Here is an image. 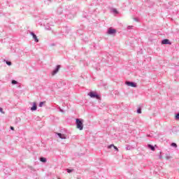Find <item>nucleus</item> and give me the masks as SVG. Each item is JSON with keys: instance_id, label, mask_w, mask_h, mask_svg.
<instances>
[{"instance_id": "obj_25", "label": "nucleus", "mask_w": 179, "mask_h": 179, "mask_svg": "<svg viewBox=\"0 0 179 179\" xmlns=\"http://www.w3.org/2000/svg\"><path fill=\"white\" fill-rule=\"evenodd\" d=\"M131 27H132V26L131 27V26H129L128 27V29H131Z\"/></svg>"}, {"instance_id": "obj_6", "label": "nucleus", "mask_w": 179, "mask_h": 179, "mask_svg": "<svg viewBox=\"0 0 179 179\" xmlns=\"http://www.w3.org/2000/svg\"><path fill=\"white\" fill-rule=\"evenodd\" d=\"M162 44L163 45L169 44V45H171V42H170V40L169 39H164L162 41Z\"/></svg>"}, {"instance_id": "obj_26", "label": "nucleus", "mask_w": 179, "mask_h": 179, "mask_svg": "<svg viewBox=\"0 0 179 179\" xmlns=\"http://www.w3.org/2000/svg\"><path fill=\"white\" fill-rule=\"evenodd\" d=\"M58 179H59V178H58Z\"/></svg>"}, {"instance_id": "obj_23", "label": "nucleus", "mask_w": 179, "mask_h": 179, "mask_svg": "<svg viewBox=\"0 0 179 179\" xmlns=\"http://www.w3.org/2000/svg\"><path fill=\"white\" fill-rule=\"evenodd\" d=\"M11 131H15V128L13 127H10Z\"/></svg>"}, {"instance_id": "obj_7", "label": "nucleus", "mask_w": 179, "mask_h": 179, "mask_svg": "<svg viewBox=\"0 0 179 179\" xmlns=\"http://www.w3.org/2000/svg\"><path fill=\"white\" fill-rule=\"evenodd\" d=\"M31 36H32V38L36 43H38V38H37V36L35 35L34 32H31Z\"/></svg>"}, {"instance_id": "obj_14", "label": "nucleus", "mask_w": 179, "mask_h": 179, "mask_svg": "<svg viewBox=\"0 0 179 179\" xmlns=\"http://www.w3.org/2000/svg\"><path fill=\"white\" fill-rule=\"evenodd\" d=\"M137 113L138 114H142V109L141 108L137 109Z\"/></svg>"}, {"instance_id": "obj_11", "label": "nucleus", "mask_w": 179, "mask_h": 179, "mask_svg": "<svg viewBox=\"0 0 179 179\" xmlns=\"http://www.w3.org/2000/svg\"><path fill=\"white\" fill-rule=\"evenodd\" d=\"M148 148L149 149H151L152 150L155 151V146H153V145H150V144H148Z\"/></svg>"}, {"instance_id": "obj_9", "label": "nucleus", "mask_w": 179, "mask_h": 179, "mask_svg": "<svg viewBox=\"0 0 179 179\" xmlns=\"http://www.w3.org/2000/svg\"><path fill=\"white\" fill-rule=\"evenodd\" d=\"M57 135H58L59 138H60V139H66V136H65V134L58 133Z\"/></svg>"}, {"instance_id": "obj_18", "label": "nucleus", "mask_w": 179, "mask_h": 179, "mask_svg": "<svg viewBox=\"0 0 179 179\" xmlns=\"http://www.w3.org/2000/svg\"><path fill=\"white\" fill-rule=\"evenodd\" d=\"M0 112L1 114H5V112L3 111V109L2 108H0Z\"/></svg>"}, {"instance_id": "obj_20", "label": "nucleus", "mask_w": 179, "mask_h": 179, "mask_svg": "<svg viewBox=\"0 0 179 179\" xmlns=\"http://www.w3.org/2000/svg\"><path fill=\"white\" fill-rule=\"evenodd\" d=\"M126 150H131V146L127 145V146L126 147Z\"/></svg>"}, {"instance_id": "obj_8", "label": "nucleus", "mask_w": 179, "mask_h": 179, "mask_svg": "<svg viewBox=\"0 0 179 179\" xmlns=\"http://www.w3.org/2000/svg\"><path fill=\"white\" fill-rule=\"evenodd\" d=\"M33 106L31 108V111H36L37 110V103L33 102Z\"/></svg>"}, {"instance_id": "obj_15", "label": "nucleus", "mask_w": 179, "mask_h": 179, "mask_svg": "<svg viewBox=\"0 0 179 179\" xmlns=\"http://www.w3.org/2000/svg\"><path fill=\"white\" fill-rule=\"evenodd\" d=\"M39 107H43V106H44V102L43 101H41L39 103Z\"/></svg>"}, {"instance_id": "obj_10", "label": "nucleus", "mask_w": 179, "mask_h": 179, "mask_svg": "<svg viewBox=\"0 0 179 179\" xmlns=\"http://www.w3.org/2000/svg\"><path fill=\"white\" fill-rule=\"evenodd\" d=\"M40 162H42V163H47V158L45 157H41Z\"/></svg>"}, {"instance_id": "obj_19", "label": "nucleus", "mask_w": 179, "mask_h": 179, "mask_svg": "<svg viewBox=\"0 0 179 179\" xmlns=\"http://www.w3.org/2000/svg\"><path fill=\"white\" fill-rule=\"evenodd\" d=\"M171 146H173L174 148H177V144L175 143H172Z\"/></svg>"}, {"instance_id": "obj_24", "label": "nucleus", "mask_w": 179, "mask_h": 179, "mask_svg": "<svg viewBox=\"0 0 179 179\" xmlns=\"http://www.w3.org/2000/svg\"><path fill=\"white\" fill-rule=\"evenodd\" d=\"M134 20L136 21V22H138L139 20H138V18H134Z\"/></svg>"}, {"instance_id": "obj_3", "label": "nucleus", "mask_w": 179, "mask_h": 179, "mask_svg": "<svg viewBox=\"0 0 179 179\" xmlns=\"http://www.w3.org/2000/svg\"><path fill=\"white\" fill-rule=\"evenodd\" d=\"M61 69V65H57L55 68V69L53 70L52 72V76H54V75H57L58 72L59 71V69Z\"/></svg>"}, {"instance_id": "obj_4", "label": "nucleus", "mask_w": 179, "mask_h": 179, "mask_svg": "<svg viewBox=\"0 0 179 179\" xmlns=\"http://www.w3.org/2000/svg\"><path fill=\"white\" fill-rule=\"evenodd\" d=\"M107 33L110 35L115 34L117 33V30L115 29L109 28Z\"/></svg>"}, {"instance_id": "obj_5", "label": "nucleus", "mask_w": 179, "mask_h": 179, "mask_svg": "<svg viewBox=\"0 0 179 179\" xmlns=\"http://www.w3.org/2000/svg\"><path fill=\"white\" fill-rule=\"evenodd\" d=\"M126 85L127 86H131V87H136V83H135L134 82L127 81Z\"/></svg>"}, {"instance_id": "obj_21", "label": "nucleus", "mask_w": 179, "mask_h": 179, "mask_svg": "<svg viewBox=\"0 0 179 179\" xmlns=\"http://www.w3.org/2000/svg\"><path fill=\"white\" fill-rule=\"evenodd\" d=\"M176 120H179V113L176 115Z\"/></svg>"}, {"instance_id": "obj_16", "label": "nucleus", "mask_w": 179, "mask_h": 179, "mask_svg": "<svg viewBox=\"0 0 179 179\" xmlns=\"http://www.w3.org/2000/svg\"><path fill=\"white\" fill-rule=\"evenodd\" d=\"M114 146H115V145H114L113 144H111L108 146V149H111V148H114Z\"/></svg>"}, {"instance_id": "obj_22", "label": "nucleus", "mask_w": 179, "mask_h": 179, "mask_svg": "<svg viewBox=\"0 0 179 179\" xmlns=\"http://www.w3.org/2000/svg\"><path fill=\"white\" fill-rule=\"evenodd\" d=\"M113 148H114L115 150H117V152H118V148H117V146H114Z\"/></svg>"}, {"instance_id": "obj_2", "label": "nucleus", "mask_w": 179, "mask_h": 179, "mask_svg": "<svg viewBox=\"0 0 179 179\" xmlns=\"http://www.w3.org/2000/svg\"><path fill=\"white\" fill-rule=\"evenodd\" d=\"M88 96H90L92 99H100L99 94H96L94 92H90L88 93Z\"/></svg>"}, {"instance_id": "obj_17", "label": "nucleus", "mask_w": 179, "mask_h": 179, "mask_svg": "<svg viewBox=\"0 0 179 179\" xmlns=\"http://www.w3.org/2000/svg\"><path fill=\"white\" fill-rule=\"evenodd\" d=\"M66 171H67V173H72V171H73V169H67Z\"/></svg>"}, {"instance_id": "obj_13", "label": "nucleus", "mask_w": 179, "mask_h": 179, "mask_svg": "<svg viewBox=\"0 0 179 179\" xmlns=\"http://www.w3.org/2000/svg\"><path fill=\"white\" fill-rule=\"evenodd\" d=\"M11 83H12V85H17V81H16V80H13L11 81Z\"/></svg>"}, {"instance_id": "obj_1", "label": "nucleus", "mask_w": 179, "mask_h": 179, "mask_svg": "<svg viewBox=\"0 0 179 179\" xmlns=\"http://www.w3.org/2000/svg\"><path fill=\"white\" fill-rule=\"evenodd\" d=\"M76 124L78 129L80 131L83 130V120L76 119Z\"/></svg>"}, {"instance_id": "obj_12", "label": "nucleus", "mask_w": 179, "mask_h": 179, "mask_svg": "<svg viewBox=\"0 0 179 179\" xmlns=\"http://www.w3.org/2000/svg\"><path fill=\"white\" fill-rule=\"evenodd\" d=\"M4 62H6V64H7L8 65V66H10V65H12V62L7 61V60H3Z\"/></svg>"}]
</instances>
